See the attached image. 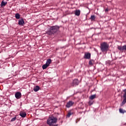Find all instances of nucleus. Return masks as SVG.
I'll list each match as a JSON object with an SVG mask.
<instances>
[{
  "instance_id": "1",
  "label": "nucleus",
  "mask_w": 126,
  "mask_h": 126,
  "mask_svg": "<svg viewBox=\"0 0 126 126\" xmlns=\"http://www.w3.org/2000/svg\"><path fill=\"white\" fill-rule=\"evenodd\" d=\"M59 29H60V27L58 26L50 27L49 30L46 32L45 34L49 35H54L55 33H57L59 31Z\"/></svg>"
},
{
  "instance_id": "2",
  "label": "nucleus",
  "mask_w": 126,
  "mask_h": 126,
  "mask_svg": "<svg viewBox=\"0 0 126 126\" xmlns=\"http://www.w3.org/2000/svg\"><path fill=\"white\" fill-rule=\"evenodd\" d=\"M100 50L102 53H106L109 51V44L107 42H103L100 44Z\"/></svg>"
},
{
  "instance_id": "3",
  "label": "nucleus",
  "mask_w": 126,
  "mask_h": 126,
  "mask_svg": "<svg viewBox=\"0 0 126 126\" xmlns=\"http://www.w3.org/2000/svg\"><path fill=\"white\" fill-rule=\"evenodd\" d=\"M58 121V118L54 117H49L47 120V124L50 126H53L54 124H56Z\"/></svg>"
},
{
  "instance_id": "4",
  "label": "nucleus",
  "mask_w": 126,
  "mask_h": 126,
  "mask_svg": "<svg viewBox=\"0 0 126 126\" xmlns=\"http://www.w3.org/2000/svg\"><path fill=\"white\" fill-rule=\"evenodd\" d=\"M79 84V81H78V79H75L73 81L72 83L71 84V86H76L77 85H78Z\"/></svg>"
},
{
  "instance_id": "5",
  "label": "nucleus",
  "mask_w": 126,
  "mask_h": 126,
  "mask_svg": "<svg viewBox=\"0 0 126 126\" xmlns=\"http://www.w3.org/2000/svg\"><path fill=\"white\" fill-rule=\"evenodd\" d=\"M118 49L120 51V52H124V51H126V45H124L123 46H118Z\"/></svg>"
},
{
  "instance_id": "6",
  "label": "nucleus",
  "mask_w": 126,
  "mask_h": 126,
  "mask_svg": "<svg viewBox=\"0 0 126 126\" xmlns=\"http://www.w3.org/2000/svg\"><path fill=\"white\" fill-rule=\"evenodd\" d=\"M91 58V54L90 53H86L84 57V59L86 60H90Z\"/></svg>"
},
{
  "instance_id": "7",
  "label": "nucleus",
  "mask_w": 126,
  "mask_h": 126,
  "mask_svg": "<svg viewBox=\"0 0 126 126\" xmlns=\"http://www.w3.org/2000/svg\"><path fill=\"white\" fill-rule=\"evenodd\" d=\"M74 104V102L72 101H69L67 103L66 105V108H70V107L72 106Z\"/></svg>"
},
{
  "instance_id": "8",
  "label": "nucleus",
  "mask_w": 126,
  "mask_h": 126,
  "mask_svg": "<svg viewBox=\"0 0 126 126\" xmlns=\"http://www.w3.org/2000/svg\"><path fill=\"white\" fill-rule=\"evenodd\" d=\"M15 97L16 99H19L21 97V93L20 92H17L15 94Z\"/></svg>"
},
{
  "instance_id": "9",
  "label": "nucleus",
  "mask_w": 126,
  "mask_h": 126,
  "mask_svg": "<svg viewBox=\"0 0 126 126\" xmlns=\"http://www.w3.org/2000/svg\"><path fill=\"white\" fill-rule=\"evenodd\" d=\"M51 63H52V60L51 59H48L46 61V64L48 66H50V64H51Z\"/></svg>"
},
{
  "instance_id": "10",
  "label": "nucleus",
  "mask_w": 126,
  "mask_h": 126,
  "mask_svg": "<svg viewBox=\"0 0 126 126\" xmlns=\"http://www.w3.org/2000/svg\"><path fill=\"white\" fill-rule=\"evenodd\" d=\"M18 24L19 25H21V26L24 24V20H23V19H21V20H19Z\"/></svg>"
},
{
  "instance_id": "11",
  "label": "nucleus",
  "mask_w": 126,
  "mask_h": 126,
  "mask_svg": "<svg viewBox=\"0 0 126 126\" xmlns=\"http://www.w3.org/2000/svg\"><path fill=\"white\" fill-rule=\"evenodd\" d=\"M20 116H21L22 118H25V117H26V113L21 112H20Z\"/></svg>"
},
{
  "instance_id": "12",
  "label": "nucleus",
  "mask_w": 126,
  "mask_h": 126,
  "mask_svg": "<svg viewBox=\"0 0 126 126\" xmlns=\"http://www.w3.org/2000/svg\"><path fill=\"white\" fill-rule=\"evenodd\" d=\"M39 89H40V87H39L38 86H36L33 88V91H34V92H37V91H39Z\"/></svg>"
},
{
  "instance_id": "13",
  "label": "nucleus",
  "mask_w": 126,
  "mask_h": 126,
  "mask_svg": "<svg viewBox=\"0 0 126 126\" xmlns=\"http://www.w3.org/2000/svg\"><path fill=\"white\" fill-rule=\"evenodd\" d=\"M7 4V2L2 0L1 2L0 6L2 7V6H5L6 4Z\"/></svg>"
},
{
  "instance_id": "14",
  "label": "nucleus",
  "mask_w": 126,
  "mask_h": 126,
  "mask_svg": "<svg viewBox=\"0 0 126 126\" xmlns=\"http://www.w3.org/2000/svg\"><path fill=\"white\" fill-rule=\"evenodd\" d=\"M75 15L79 16L80 15V10H76L75 12Z\"/></svg>"
},
{
  "instance_id": "15",
  "label": "nucleus",
  "mask_w": 126,
  "mask_h": 126,
  "mask_svg": "<svg viewBox=\"0 0 126 126\" xmlns=\"http://www.w3.org/2000/svg\"><path fill=\"white\" fill-rule=\"evenodd\" d=\"M90 19L91 21H95L96 19V17L94 15H92L91 16Z\"/></svg>"
},
{
  "instance_id": "16",
  "label": "nucleus",
  "mask_w": 126,
  "mask_h": 126,
  "mask_svg": "<svg viewBox=\"0 0 126 126\" xmlns=\"http://www.w3.org/2000/svg\"><path fill=\"white\" fill-rule=\"evenodd\" d=\"M119 112L121 114H125V113H126V111L122 108L119 109Z\"/></svg>"
},
{
  "instance_id": "17",
  "label": "nucleus",
  "mask_w": 126,
  "mask_h": 126,
  "mask_svg": "<svg viewBox=\"0 0 126 126\" xmlns=\"http://www.w3.org/2000/svg\"><path fill=\"white\" fill-rule=\"evenodd\" d=\"M95 98H96V94L92 95L90 96V99L91 100H93L94 99H95Z\"/></svg>"
},
{
  "instance_id": "18",
  "label": "nucleus",
  "mask_w": 126,
  "mask_h": 126,
  "mask_svg": "<svg viewBox=\"0 0 126 126\" xmlns=\"http://www.w3.org/2000/svg\"><path fill=\"white\" fill-rule=\"evenodd\" d=\"M73 113L71 112H69L66 115L67 118H70V117L72 115Z\"/></svg>"
},
{
  "instance_id": "19",
  "label": "nucleus",
  "mask_w": 126,
  "mask_h": 126,
  "mask_svg": "<svg viewBox=\"0 0 126 126\" xmlns=\"http://www.w3.org/2000/svg\"><path fill=\"white\" fill-rule=\"evenodd\" d=\"M15 18L16 19H19V18H20V15L18 13H16L15 14Z\"/></svg>"
},
{
  "instance_id": "20",
  "label": "nucleus",
  "mask_w": 126,
  "mask_h": 126,
  "mask_svg": "<svg viewBox=\"0 0 126 126\" xmlns=\"http://www.w3.org/2000/svg\"><path fill=\"white\" fill-rule=\"evenodd\" d=\"M48 66H49L45 63V64H43L42 65V69H46V68H47V67H48Z\"/></svg>"
},
{
  "instance_id": "21",
  "label": "nucleus",
  "mask_w": 126,
  "mask_h": 126,
  "mask_svg": "<svg viewBox=\"0 0 126 126\" xmlns=\"http://www.w3.org/2000/svg\"><path fill=\"white\" fill-rule=\"evenodd\" d=\"M89 104L90 105V106H91V105H93V101L91 100L89 101Z\"/></svg>"
},
{
  "instance_id": "22",
  "label": "nucleus",
  "mask_w": 126,
  "mask_h": 126,
  "mask_svg": "<svg viewBox=\"0 0 126 126\" xmlns=\"http://www.w3.org/2000/svg\"><path fill=\"white\" fill-rule=\"evenodd\" d=\"M15 120H16V117H14V118H12V119L11 120V122H14V121H15Z\"/></svg>"
},
{
  "instance_id": "23",
  "label": "nucleus",
  "mask_w": 126,
  "mask_h": 126,
  "mask_svg": "<svg viewBox=\"0 0 126 126\" xmlns=\"http://www.w3.org/2000/svg\"><path fill=\"white\" fill-rule=\"evenodd\" d=\"M126 101L123 100V101L122 103V105H125V104H126Z\"/></svg>"
},
{
  "instance_id": "24",
  "label": "nucleus",
  "mask_w": 126,
  "mask_h": 126,
  "mask_svg": "<svg viewBox=\"0 0 126 126\" xmlns=\"http://www.w3.org/2000/svg\"><path fill=\"white\" fill-rule=\"evenodd\" d=\"M89 64L92 65L93 63H92V62L91 61H90L89 62Z\"/></svg>"
},
{
  "instance_id": "25",
  "label": "nucleus",
  "mask_w": 126,
  "mask_h": 126,
  "mask_svg": "<svg viewBox=\"0 0 126 126\" xmlns=\"http://www.w3.org/2000/svg\"><path fill=\"white\" fill-rule=\"evenodd\" d=\"M105 12L109 11V9H108V8L105 9Z\"/></svg>"
}]
</instances>
